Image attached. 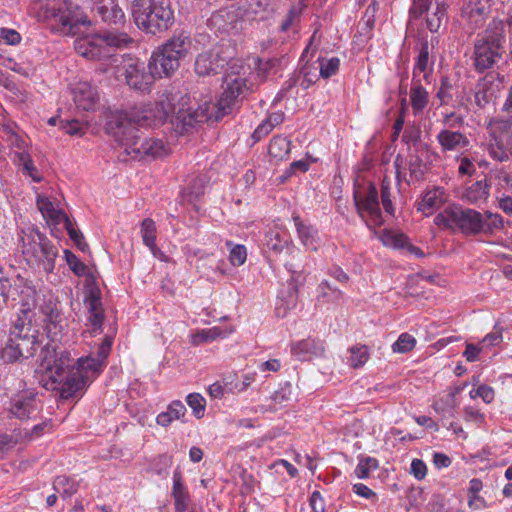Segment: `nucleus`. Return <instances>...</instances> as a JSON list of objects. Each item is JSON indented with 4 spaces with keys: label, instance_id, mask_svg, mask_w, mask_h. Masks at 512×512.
<instances>
[{
    "label": "nucleus",
    "instance_id": "obj_1",
    "mask_svg": "<svg viewBox=\"0 0 512 512\" xmlns=\"http://www.w3.org/2000/svg\"><path fill=\"white\" fill-rule=\"evenodd\" d=\"M180 91L175 87L163 90L155 103H149L134 109L130 113H121L109 122V129L115 141L133 159L160 158L169 154L168 145L159 138L143 137L137 126L157 127L175 113L176 102L182 100Z\"/></svg>",
    "mask_w": 512,
    "mask_h": 512
},
{
    "label": "nucleus",
    "instance_id": "obj_2",
    "mask_svg": "<svg viewBox=\"0 0 512 512\" xmlns=\"http://www.w3.org/2000/svg\"><path fill=\"white\" fill-rule=\"evenodd\" d=\"M113 338L106 335L99 345L96 356L92 354L80 357L74 363L69 351L56 344L48 342L40 351L39 369L47 376L44 386L57 390L61 398L69 399L83 390L105 367L110 354Z\"/></svg>",
    "mask_w": 512,
    "mask_h": 512
},
{
    "label": "nucleus",
    "instance_id": "obj_3",
    "mask_svg": "<svg viewBox=\"0 0 512 512\" xmlns=\"http://www.w3.org/2000/svg\"><path fill=\"white\" fill-rule=\"evenodd\" d=\"M246 88V80L244 78L227 76L224 80V91L216 103L205 102L202 106L192 111L190 109L185 111L183 108H179L175 116L177 127L181 124V131L187 132L196 124L219 121L225 115L232 112L239 96L244 93Z\"/></svg>",
    "mask_w": 512,
    "mask_h": 512
},
{
    "label": "nucleus",
    "instance_id": "obj_4",
    "mask_svg": "<svg viewBox=\"0 0 512 512\" xmlns=\"http://www.w3.org/2000/svg\"><path fill=\"white\" fill-rule=\"evenodd\" d=\"M131 14L136 26L152 35L169 30L175 22L170 0H134Z\"/></svg>",
    "mask_w": 512,
    "mask_h": 512
},
{
    "label": "nucleus",
    "instance_id": "obj_5",
    "mask_svg": "<svg viewBox=\"0 0 512 512\" xmlns=\"http://www.w3.org/2000/svg\"><path fill=\"white\" fill-rule=\"evenodd\" d=\"M20 242L22 255L28 265L47 274L54 271L59 249L45 234L33 227L23 229Z\"/></svg>",
    "mask_w": 512,
    "mask_h": 512
},
{
    "label": "nucleus",
    "instance_id": "obj_6",
    "mask_svg": "<svg viewBox=\"0 0 512 512\" xmlns=\"http://www.w3.org/2000/svg\"><path fill=\"white\" fill-rule=\"evenodd\" d=\"M504 42L505 25L501 20L493 19L474 42L473 66L477 72L492 68L502 59Z\"/></svg>",
    "mask_w": 512,
    "mask_h": 512
},
{
    "label": "nucleus",
    "instance_id": "obj_7",
    "mask_svg": "<svg viewBox=\"0 0 512 512\" xmlns=\"http://www.w3.org/2000/svg\"><path fill=\"white\" fill-rule=\"evenodd\" d=\"M133 39L124 32H107L104 34H92L78 38L74 42L75 51L78 55L89 60H107L109 66L116 54L113 49L125 48Z\"/></svg>",
    "mask_w": 512,
    "mask_h": 512
},
{
    "label": "nucleus",
    "instance_id": "obj_8",
    "mask_svg": "<svg viewBox=\"0 0 512 512\" xmlns=\"http://www.w3.org/2000/svg\"><path fill=\"white\" fill-rule=\"evenodd\" d=\"M22 312L23 315L19 316L14 323L9 339L1 351V357L4 361L14 362L21 357L29 358L37 350V330L33 327L28 313L25 310Z\"/></svg>",
    "mask_w": 512,
    "mask_h": 512
},
{
    "label": "nucleus",
    "instance_id": "obj_9",
    "mask_svg": "<svg viewBox=\"0 0 512 512\" xmlns=\"http://www.w3.org/2000/svg\"><path fill=\"white\" fill-rule=\"evenodd\" d=\"M191 47L189 34L182 31L173 35L158 51L154 52L148 67L155 77L170 76L180 66V60Z\"/></svg>",
    "mask_w": 512,
    "mask_h": 512
},
{
    "label": "nucleus",
    "instance_id": "obj_10",
    "mask_svg": "<svg viewBox=\"0 0 512 512\" xmlns=\"http://www.w3.org/2000/svg\"><path fill=\"white\" fill-rule=\"evenodd\" d=\"M110 67L117 79H124L126 84L135 90L145 91L155 76L146 72L145 64L138 59L116 54Z\"/></svg>",
    "mask_w": 512,
    "mask_h": 512
},
{
    "label": "nucleus",
    "instance_id": "obj_11",
    "mask_svg": "<svg viewBox=\"0 0 512 512\" xmlns=\"http://www.w3.org/2000/svg\"><path fill=\"white\" fill-rule=\"evenodd\" d=\"M45 17L54 20L57 30L65 35H77L82 25H90L87 17L80 15L78 6L67 0L49 4Z\"/></svg>",
    "mask_w": 512,
    "mask_h": 512
},
{
    "label": "nucleus",
    "instance_id": "obj_12",
    "mask_svg": "<svg viewBox=\"0 0 512 512\" xmlns=\"http://www.w3.org/2000/svg\"><path fill=\"white\" fill-rule=\"evenodd\" d=\"M84 304L88 311L87 326L91 336L102 332V324L105 318L101 301V291L94 281L87 286Z\"/></svg>",
    "mask_w": 512,
    "mask_h": 512
},
{
    "label": "nucleus",
    "instance_id": "obj_13",
    "mask_svg": "<svg viewBox=\"0 0 512 512\" xmlns=\"http://www.w3.org/2000/svg\"><path fill=\"white\" fill-rule=\"evenodd\" d=\"M6 409L11 417L21 421L33 418L40 410L36 394L29 390L14 395Z\"/></svg>",
    "mask_w": 512,
    "mask_h": 512
},
{
    "label": "nucleus",
    "instance_id": "obj_14",
    "mask_svg": "<svg viewBox=\"0 0 512 512\" xmlns=\"http://www.w3.org/2000/svg\"><path fill=\"white\" fill-rule=\"evenodd\" d=\"M504 77L499 73L490 72L479 80L476 85L474 101L479 109H484L493 102L502 88Z\"/></svg>",
    "mask_w": 512,
    "mask_h": 512
},
{
    "label": "nucleus",
    "instance_id": "obj_15",
    "mask_svg": "<svg viewBox=\"0 0 512 512\" xmlns=\"http://www.w3.org/2000/svg\"><path fill=\"white\" fill-rule=\"evenodd\" d=\"M451 213L454 228H458L464 234L476 235L484 228L482 215L473 209L454 205V211Z\"/></svg>",
    "mask_w": 512,
    "mask_h": 512
},
{
    "label": "nucleus",
    "instance_id": "obj_16",
    "mask_svg": "<svg viewBox=\"0 0 512 512\" xmlns=\"http://www.w3.org/2000/svg\"><path fill=\"white\" fill-rule=\"evenodd\" d=\"M229 57L222 56L218 51L201 53L195 61V72L200 76L220 73L228 65Z\"/></svg>",
    "mask_w": 512,
    "mask_h": 512
},
{
    "label": "nucleus",
    "instance_id": "obj_17",
    "mask_svg": "<svg viewBox=\"0 0 512 512\" xmlns=\"http://www.w3.org/2000/svg\"><path fill=\"white\" fill-rule=\"evenodd\" d=\"M490 0H463L461 16L471 26V29L480 27L490 12Z\"/></svg>",
    "mask_w": 512,
    "mask_h": 512
},
{
    "label": "nucleus",
    "instance_id": "obj_18",
    "mask_svg": "<svg viewBox=\"0 0 512 512\" xmlns=\"http://www.w3.org/2000/svg\"><path fill=\"white\" fill-rule=\"evenodd\" d=\"M95 11L102 22L108 25H123L125 13L118 0H96Z\"/></svg>",
    "mask_w": 512,
    "mask_h": 512
},
{
    "label": "nucleus",
    "instance_id": "obj_19",
    "mask_svg": "<svg viewBox=\"0 0 512 512\" xmlns=\"http://www.w3.org/2000/svg\"><path fill=\"white\" fill-rule=\"evenodd\" d=\"M72 94L76 106L84 111L92 110L99 100L97 90L88 82L77 83Z\"/></svg>",
    "mask_w": 512,
    "mask_h": 512
},
{
    "label": "nucleus",
    "instance_id": "obj_20",
    "mask_svg": "<svg viewBox=\"0 0 512 512\" xmlns=\"http://www.w3.org/2000/svg\"><path fill=\"white\" fill-rule=\"evenodd\" d=\"M354 198L358 212L364 210L369 213V215L375 220V222L379 224L381 223V212L378 201V192L373 184L369 185L368 191L363 198H360L356 194Z\"/></svg>",
    "mask_w": 512,
    "mask_h": 512
},
{
    "label": "nucleus",
    "instance_id": "obj_21",
    "mask_svg": "<svg viewBox=\"0 0 512 512\" xmlns=\"http://www.w3.org/2000/svg\"><path fill=\"white\" fill-rule=\"evenodd\" d=\"M291 351L301 360H310L313 357L321 356L324 352V346L322 342L308 338L294 343Z\"/></svg>",
    "mask_w": 512,
    "mask_h": 512
},
{
    "label": "nucleus",
    "instance_id": "obj_22",
    "mask_svg": "<svg viewBox=\"0 0 512 512\" xmlns=\"http://www.w3.org/2000/svg\"><path fill=\"white\" fill-rule=\"evenodd\" d=\"M437 140L443 151H454L469 145V140L466 135L448 129L440 131L437 135Z\"/></svg>",
    "mask_w": 512,
    "mask_h": 512
},
{
    "label": "nucleus",
    "instance_id": "obj_23",
    "mask_svg": "<svg viewBox=\"0 0 512 512\" xmlns=\"http://www.w3.org/2000/svg\"><path fill=\"white\" fill-rule=\"evenodd\" d=\"M172 496L175 501L176 512H185L188 508L190 495L187 488L182 483L181 472L176 469L173 474Z\"/></svg>",
    "mask_w": 512,
    "mask_h": 512
},
{
    "label": "nucleus",
    "instance_id": "obj_24",
    "mask_svg": "<svg viewBox=\"0 0 512 512\" xmlns=\"http://www.w3.org/2000/svg\"><path fill=\"white\" fill-rule=\"evenodd\" d=\"M298 290L296 287L282 289L276 301L275 311L278 317H285L298 303Z\"/></svg>",
    "mask_w": 512,
    "mask_h": 512
},
{
    "label": "nucleus",
    "instance_id": "obj_25",
    "mask_svg": "<svg viewBox=\"0 0 512 512\" xmlns=\"http://www.w3.org/2000/svg\"><path fill=\"white\" fill-rule=\"evenodd\" d=\"M433 68V61H430V50L427 40L422 41L418 50V56L413 70V79L417 77V73H423V78L429 82V77Z\"/></svg>",
    "mask_w": 512,
    "mask_h": 512
},
{
    "label": "nucleus",
    "instance_id": "obj_26",
    "mask_svg": "<svg viewBox=\"0 0 512 512\" xmlns=\"http://www.w3.org/2000/svg\"><path fill=\"white\" fill-rule=\"evenodd\" d=\"M8 283L11 285V293L14 294V298L12 300H16V296L22 295L23 301H26V304H29V301L34 302L36 296L35 287L31 285V282L24 278L21 275H16L11 283L8 279Z\"/></svg>",
    "mask_w": 512,
    "mask_h": 512
},
{
    "label": "nucleus",
    "instance_id": "obj_27",
    "mask_svg": "<svg viewBox=\"0 0 512 512\" xmlns=\"http://www.w3.org/2000/svg\"><path fill=\"white\" fill-rule=\"evenodd\" d=\"M186 407L185 405L179 401L175 400L172 401L165 412H161L156 417V422L158 425L167 427L169 426L174 420H179L186 414Z\"/></svg>",
    "mask_w": 512,
    "mask_h": 512
},
{
    "label": "nucleus",
    "instance_id": "obj_28",
    "mask_svg": "<svg viewBox=\"0 0 512 512\" xmlns=\"http://www.w3.org/2000/svg\"><path fill=\"white\" fill-rule=\"evenodd\" d=\"M444 202V192L440 188H434L424 194L422 201L418 204V210L428 215L431 211L440 208Z\"/></svg>",
    "mask_w": 512,
    "mask_h": 512
},
{
    "label": "nucleus",
    "instance_id": "obj_29",
    "mask_svg": "<svg viewBox=\"0 0 512 512\" xmlns=\"http://www.w3.org/2000/svg\"><path fill=\"white\" fill-rule=\"evenodd\" d=\"M41 311L45 316L44 321L46 322V329L49 334L53 336L57 335L56 328L58 323L61 321V312L58 308L57 303L49 300L44 303L41 307Z\"/></svg>",
    "mask_w": 512,
    "mask_h": 512
},
{
    "label": "nucleus",
    "instance_id": "obj_30",
    "mask_svg": "<svg viewBox=\"0 0 512 512\" xmlns=\"http://www.w3.org/2000/svg\"><path fill=\"white\" fill-rule=\"evenodd\" d=\"M293 221L302 244L315 250L316 230L311 225L305 224L298 215L293 216Z\"/></svg>",
    "mask_w": 512,
    "mask_h": 512
},
{
    "label": "nucleus",
    "instance_id": "obj_31",
    "mask_svg": "<svg viewBox=\"0 0 512 512\" xmlns=\"http://www.w3.org/2000/svg\"><path fill=\"white\" fill-rule=\"evenodd\" d=\"M292 392H291V385L289 383H286L283 387H281L278 391H276L269 399H267V402L262 405V409L264 411H275L278 408L282 407V405L289 401L291 399Z\"/></svg>",
    "mask_w": 512,
    "mask_h": 512
},
{
    "label": "nucleus",
    "instance_id": "obj_32",
    "mask_svg": "<svg viewBox=\"0 0 512 512\" xmlns=\"http://www.w3.org/2000/svg\"><path fill=\"white\" fill-rule=\"evenodd\" d=\"M204 190L205 179L203 177H196L183 189L182 198L188 203H195L204 194Z\"/></svg>",
    "mask_w": 512,
    "mask_h": 512
},
{
    "label": "nucleus",
    "instance_id": "obj_33",
    "mask_svg": "<svg viewBox=\"0 0 512 512\" xmlns=\"http://www.w3.org/2000/svg\"><path fill=\"white\" fill-rule=\"evenodd\" d=\"M489 195V185L486 180H479L473 183L465 191L464 197L470 203H477L486 200Z\"/></svg>",
    "mask_w": 512,
    "mask_h": 512
},
{
    "label": "nucleus",
    "instance_id": "obj_34",
    "mask_svg": "<svg viewBox=\"0 0 512 512\" xmlns=\"http://www.w3.org/2000/svg\"><path fill=\"white\" fill-rule=\"evenodd\" d=\"M53 488L62 498H69L78 491L79 483L61 475L55 478Z\"/></svg>",
    "mask_w": 512,
    "mask_h": 512
},
{
    "label": "nucleus",
    "instance_id": "obj_35",
    "mask_svg": "<svg viewBox=\"0 0 512 512\" xmlns=\"http://www.w3.org/2000/svg\"><path fill=\"white\" fill-rule=\"evenodd\" d=\"M446 10H447L446 4L443 3V1L437 0L436 11L433 12L426 19L427 27L430 30V32H432V33L439 32L443 23L446 22V20H447Z\"/></svg>",
    "mask_w": 512,
    "mask_h": 512
},
{
    "label": "nucleus",
    "instance_id": "obj_36",
    "mask_svg": "<svg viewBox=\"0 0 512 512\" xmlns=\"http://www.w3.org/2000/svg\"><path fill=\"white\" fill-rule=\"evenodd\" d=\"M411 105L414 113L421 112L428 104V92L422 87L420 81L415 82L410 91Z\"/></svg>",
    "mask_w": 512,
    "mask_h": 512
},
{
    "label": "nucleus",
    "instance_id": "obj_37",
    "mask_svg": "<svg viewBox=\"0 0 512 512\" xmlns=\"http://www.w3.org/2000/svg\"><path fill=\"white\" fill-rule=\"evenodd\" d=\"M290 152V142L281 136H275L268 147L269 155L276 159L282 160Z\"/></svg>",
    "mask_w": 512,
    "mask_h": 512
},
{
    "label": "nucleus",
    "instance_id": "obj_38",
    "mask_svg": "<svg viewBox=\"0 0 512 512\" xmlns=\"http://www.w3.org/2000/svg\"><path fill=\"white\" fill-rule=\"evenodd\" d=\"M37 206L44 217H47L57 223L62 222V219L66 216L63 211L57 210L48 198L39 196L37 199Z\"/></svg>",
    "mask_w": 512,
    "mask_h": 512
},
{
    "label": "nucleus",
    "instance_id": "obj_39",
    "mask_svg": "<svg viewBox=\"0 0 512 512\" xmlns=\"http://www.w3.org/2000/svg\"><path fill=\"white\" fill-rule=\"evenodd\" d=\"M350 366L354 369L362 367L370 357L369 348L363 344H357L349 349Z\"/></svg>",
    "mask_w": 512,
    "mask_h": 512
},
{
    "label": "nucleus",
    "instance_id": "obj_40",
    "mask_svg": "<svg viewBox=\"0 0 512 512\" xmlns=\"http://www.w3.org/2000/svg\"><path fill=\"white\" fill-rule=\"evenodd\" d=\"M141 235L144 244L152 251L156 249V225L151 218H145L141 223Z\"/></svg>",
    "mask_w": 512,
    "mask_h": 512
},
{
    "label": "nucleus",
    "instance_id": "obj_41",
    "mask_svg": "<svg viewBox=\"0 0 512 512\" xmlns=\"http://www.w3.org/2000/svg\"><path fill=\"white\" fill-rule=\"evenodd\" d=\"M287 270L291 273V277L288 280L287 287H296L299 291V287L302 286L306 281V275L304 274V267L300 263L288 262L285 264Z\"/></svg>",
    "mask_w": 512,
    "mask_h": 512
},
{
    "label": "nucleus",
    "instance_id": "obj_42",
    "mask_svg": "<svg viewBox=\"0 0 512 512\" xmlns=\"http://www.w3.org/2000/svg\"><path fill=\"white\" fill-rule=\"evenodd\" d=\"M226 246L230 248L229 261L232 265L240 266L245 263L247 259V251L244 245H234L232 241L227 240Z\"/></svg>",
    "mask_w": 512,
    "mask_h": 512
},
{
    "label": "nucleus",
    "instance_id": "obj_43",
    "mask_svg": "<svg viewBox=\"0 0 512 512\" xmlns=\"http://www.w3.org/2000/svg\"><path fill=\"white\" fill-rule=\"evenodd\" d=\"M416 345L415 338L408 334L402 333L393 343L392 350L394 353H408L413 350Z\"/></svg>",
    "mask_w": 512,
    "mask_h": 512
},
{
    "label": "nucleus",
    "instance_id": "obj_44",
    "mask_svg": "<svg viewBox=\"0 0 512 512\" xmlns=\"http://www.w3.org/2000/svg\"><path fill=\"white\" fill-rule=\"evenodd\" d=\"M284 114L282 112H273L267 119L258 125V137L260 135H268L272 129L278 124L282 123Z\"/></svg>",
    "mask_w": 512,
    "mask_h": 512
},
{
    "label": "nucleus",
    "instance_id": "obj_45",
    "mask_svg": "<svg viewBox=\"0 0 512 512\" xmlns=\"http://www.w3.org/2000/svg\"><path fill=\"white\" fill-rule=\"evenodd\" d=\"M381 240L384 245L393 248H402L407 242V237L401 233L391 231H384L381 235Z\"/></svg>",
    "mask_w": 512,
    "mask_h": 512
},
{
    "label": "nucleus",
    "instance_id": "obj_46",
    "mask_svg": "<svg viewBox=\"0 0 512 512\" xmlns=\"http://www.w3.org/2000/svg\"><path fill=\"white\" fill-rule=\"evenodd\" d=\"M65 258L68 266L75 275L80 277L87 274L88 267L83 262H81L75 254L65 250Z\"/></svg>",
    "mask_w": 512,
    "mask_h": 512
},
{
    "label": "nucleus",
    "instance_id": "obj_47",
    "mask_svg": "<svg viewBox=\"0 0 512 512\" xmlns=\"http://www.w3.org/2000/svg\"><path fill=\"white\" fill-rule=\"evenodd\" d=\"M187 404L192 408L194 415L200 419L204 416L205 399L198 393H192L187 396Z\"/></svg>",
    "mask_w": 512,
    "mask_h": 512
},
{
    "label": "nucleus",
    "instance_id": "obj_48",
    "mask_svg": "<svg viewBox=\"0 0 512 512\" xmlns=\"http://www.w3.org/2000/svg\"><path fill=\"white\" fill-rule=\"evenodd\" d=\"M20 160L23 163V170L27 176L31 177L34 182H41L42 176L39 170L34 165L31 157L28 154L22 153L20 155Z\"/></svg>",
    "mask_w": 512,
    "mask_h": 512
},
{
    "label": "nucleus",
    "instance_id": "obj_49",
    "mask_svg": "<svg viewBox=\"0 0 512 512\" xmlns=\"http://www.w3.org/2000/svg\"><path fill=\"white\" fill-rule=\"evenodd\" d=\"M340 61L338 58H331L329 60L323 59L318 67L320 75L323 78H329L336 74L339 69Z\"/></svg>",
    "mask_w": 512,
    "mask_h": 512
},
{
    "label": "nucleus",
    "instance_id": "obj_50",
    "mask_svg": "<svg viewBox=\"0 0 512 512\" xmlns=\"http://www.w3.org/2000/svg\"><path fill=\"white\" fill-rule=\"evenodd\" d=\"M317 70L318 67L311 68L309 66H304L300 70V75L302 76L300 86L303 89H308L312 84H314L318 80Z\"/></svg>",
    "mask_w": 512,
    "mask_h": 512
},
{
    "label": "nucleus",
    "instance_id": "obj_51",
    "mask_svg": "<svg viewBox=\"0 0 512 512\" xmlns=\"http://www.w3.org/2000/svg\"><path fill=\"white\" fill-rule=\"evenodd\" d=\"M452 211H454V205L447 207L442 213L436 215L434 223L439 227L453 229L454 223L452 222Z\"/></svg>",
    "mask_w": 512,
    "mask_h": 512
},
{
    "label": "nucleus",
    "instance_id": "obj_52",
    "mask_svg": "<svg viewBox=\"0 0 512 512\" xmlns=\"http://www.w3.org/2000/svg\"><path fill=\"white\" fill-rule=\"evenodd\" d=\"M452 84L448 77H443L441 79V86L437 92V98L440 100V103L447 104L449 100L452 99L451 94Z\"/></svg>",
    "mask_w": 512,
    "mask_h": 512
},
{
    "label": "nucleus",
    "instance_id": "obj_53",
    "mask_svg": "<svg viewBox=\"0 0 512 512\" xmlns=\"http://www.w3.org/2000/svg\"><path fill=\"white\" fill-rule=\"evenodd\" d=\"M340 297H341L340 290L332 288V286L330 285V283L328 281L321 282V284L319 285V295L317 297L318 300H320V298H323V299L328 298V300H329L330 298L338 299Z\"/></svg>",
    "mask_w": 512,
    "mask_h": 512
},
{
    "label": "nucleus",
    "instance_id": "obj_54",
    "mask_svg": "<svg viewBox=\"0 0 512 512\" xmlns=\"http://www.w3.org/2000/svg\"><path fill=\"white\" fill-rule=\"evenodd\" d=\"M172 463V456H169L167 454H161L155 459L153 470L156 474L162 475L164 472L167 471L169 467H171Z\"/></svg>",
    "mask_w": 512,
    "mask_h": 512
},
{
    "label": "nucleus",
    "instance_id": "obj_55",
    "mask_svg": "<svg viewBox=\"0 0 512 512\" xmlns=\"http://www.w3.org/2000/svg\"><path fill=\"white\" fill-rule=\"evenodd\" d=\"M369 463H372L373 469H376L378 467L376 459L368 457L364 460H361L355 469V473L358 478L364 479L369 477Z\"/></svg>",
    "mask_w": 512,
    "mask_h": 512
},
{
    "label": "nucleus",
    "instance_id": "obj_56",
    "mask_svg": "<svg viewBox=\"0 0 512 512\" xmlns=\"http://www.w3.org/2000/svg\"><path fill=\"white\" fill-rule=\"evenodd\" d=\"M273 0H258V16L261 20H267L272 17L274 13Z\"/></svg>",
    "mask_w": 512,
    "mask_h": 512
},
{
    "label": "nucleus",
    "instance_id": "obj_57",
    "mask_svg": "<svg viewBox=\"0 0 512 512\" xmlns=\"http://www.w3.org/2000/svg\"><path fill=\"white\" fill-rule=\"evenodd\" d=\"M488 151L489 155L499 162H505L509 159L508 153L506 152L504 147L497 141L489 145Z\"/></svg>",
    "mask_w": 512,
    "mask_h": 512
},
{
    "label": "nucleus",
    "instance_id": "obj_58",
    "mask_svg": "<svg viewBox=\"0 0 512 512\" xmlns=\"http://www.w3.org/2000/svg\"><path fill=\"white\" fill-rule=\"evenodd\" d=\"M19 434L0 435V455L6 453L11 450L19 441Z\"/></svg>",
    "mask_w": 512,
    "mask_h": 512
},
{
    "label": "nucleus",
    "instance_id": "obj_59",
    "mask_svg": "<svg viewBox=\"0 0 512 512\" xmlns=\"http://www.w3.org/2000/svg\"><path fill=\"white\" fill-rule=\"evenodd\" d=\"M409 172L410 176L415 179H420L424 175L422 160L418 156H411L409 159Z\"/></svg>",
    "mask_w": 512,
    "mask_h": 512
},
{
    "label": "nucleus",
    "instance_id": "obj_60",
    "mask_svg": "<svg viewBox=\"0 0 512 512\" xmlns=\"http://www.w3.org/2000/svg\"><path fill=\"white\" fill-rule=\"evenodd\" d=\"M279 63L277 58H269L264 62L258 59V79L263 75V78L269 75V72L273 70Z\"/></svg>",
    "mask_w": 512,
    "mask_h": 512
},
{
    "label": "nucleus",
    "instance_id": "obj_61",
    "mask_svg": "<svg viewBox=\"0 0 512 512\" xmlns=\"http://www.w3.org/2000/svg\"><path fill=\"white\" fill-rule=\"evenodd\" d=\"M381 200L385 211L389 214H393L394 208L390 199V186L386 181H383L381 185Z\"/></svg>",
    "mask_w": 512,
    "mask_h": 512
},
{
    "label": "nucleus",
    "instance_id": "obj_62",
    "mask_svg": "<svg viewBox=\"0 0 512 512\" xmlns=\"http://www.w3.org/2000/svg\"><path fill=\"white\" fill-rule=\"evenodd\" d=\"M11 285L8 283L7 278H0V309L6 305L10 298H14V294L11 293Z\"/></svg>",
    "mask_w": 512,
    "mask_h": 512
},
{
    "label": "nucleus",
    "instance_id": "obj_63",
    "mask_svg": "<svg viewBox=\"0 0 512 512\" xmlns=\"http://www.w3.org/2000/svg\"><path fill=\"white\" fill-rule=\"evenodd\" d=\"M62 129L69 135H82L84 133V127L77 120L62 121Z\"/></svg>",
    "mask_w": 512,
    "mask_h": 512
},
{
    "label": "nucleus",
    "instance_id": "obj_64",
    "mask_svg": "<svg viewBox=\"0 0 512 512\" xmlns=\"http://www.w3.org/2000/svg\"><path fill=\"white\" fill-rule=\"evenodd\" d=\"M472 398L481 397L485 403H491L494 399V390L487 385H480L475 394L473 391L470 393Z\"/></svg>",
    "mask_w": 512,
    "mask_h": 512
}]
</instances>
